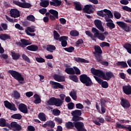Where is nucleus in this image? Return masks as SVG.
Segmentation results:
<instances>
[{
    "mask_svg": "<svg viewBox=\"0 0 131 131\" xmlns=\"http://www.w3.org/2000/svg\"><path fill=\"white\" fill-rule=\"evenodd\" d=\"M79 79L80 81H81L82 83H83V84H85L86 86H91V85H93V84H94V83L92 81V79H91V78L88 76L86 74L80 75Z\"/></svg>",
    "mask_w": 131,
    "mask_h": 131,
    "instance_id": "f257e3e1",
    "label": "nucleus"
},
{
    "mask_svg": "<svg viewBox=\"0 0 131 131\" xmlns=\"http://www.w3.org/2000/svg\"><path fill=\"white\" fill-rule=\"evenodd\" d=\"M46 105H49V106H56V107H60L61 99L60 98H56L55 97H51L46 102Z\"/></svg>",
    "mask_w": 131,
    "mask_h": 131,
    "instance_id": "f03ea898",
    "label": "nucleus"
},
{
    "mask_svg": "<svg viewBox=\"0 0 131 131\" xmlns=\"http://www.w3.org/2000/svg\"><path fill=\"white\" fill-rule=\"evenodd\" d=\"M8 73H9V74L11 75V76L13 77V78H14V79H16V80H17L18 81H24V78L18 72L10 70L8 71Z\"/></svg>",
    "mask_w": 131,
    "mask_h": 131,
    "instance_id": "7ed1b4c3",
    "label": "nucleus"
},
{
    "mask_svg": "<svg viewBox=\"0 0 131 131\" xmlns=\"http://www.w3.org/2000/svg\"><path fill=\"white\" fill-rule=\"evenodd\" d=\"M92 31L93 33H94V38L98 37V39H100V40H102V41L105 40V37L104 34L100 33V32L96 28L93 27L92 28Z\"/></svg>",
    "mask_w": 131,
    "mask_h": 131,
    "instance_id": "20e7f679",
    "label": "nucleus"
},
{
    "mask_svg": "<svg viewBox=\"0 0 131 131\" xmlns=\"http://www.w3.org/2000/svg\"><path fill=\"white\" fill-rule=\"evenodd\" d=\"M13 4L20 7V8H23L24 9H29L32 7L30 3L26 2L21 3L19 1H13Z\"/></svg>",
    "mask_w": 131,
    "mask_h": 131,
    "instance_id": "39448f33",
    "label": "nucleus"
},
{
    "mask_svg": "<svg viewBox=\"0 0 131 131\" xmlns=\"http://www.w3.org/2000/svg\"><path fill=\"white\" fill-rule=\"evenodd\" d=\"M16 45L18 47H20L23 49H25L27 46H29V45H31V43L29 42V40H27L26 39H21L20 42H16Z\"/></svg>",
    "mask_w": 131,
    "mask_h": 131,
    "instance_id": "423d86ee",
    "label": "nucleus"
},
{
    "mask_svg": "<svg viewBox=\"0 0 131 131\" xmlns=\"http://www.w3.org/2000/svg\"><path fill=\"white\" fill-rule=\"evenodd\" d=\"M74 126L77 131H88L84 128V124L82 122H74Z\"/></svg>",
    "mask_w": 131,
    "mask_h": 131,
    "instance_id": "0eeeda50",
    "label": "nucleus"
},
{
    "mask_svg": "<svg viewBox=\"0 0 131 131\" xmlns=\"http://www.w3.org/2000/svg\"><path fill=\"white\" fill-rule=\"evenodd\" d=\"M4 105L6 108L9 109V110H12V111H17V108L16 105L13 103H11L8 100H5L4 101Z\"/></svg>",
    "mask_w": 131,
    "mask_h": 131,
    "instance_id": "6e6552de",
    "label": "nucleus"
},
{
    "mask_svg": "<svg viewBox=\"0 0 131 131\" xmlns=\"http://www.w3.org/2000/svg\"><path fill=\"white\" fill-rule=\"evenodd\" d=\"M91 73L93 74V75H95L96 76H99L101 78H103V75L104 74V72L102 70H97L94 68H92L91 70Z\"/></svg>",
    "mask_w": 131,
    "mask_h": 131,
    "instance_id": "1a4fd4ad",
    "label": "nucleus"
},
{
    "mask_svg": "<svg viewBox=\"0 0 131 131\" xmlns=\"http://www.w3.org/2000/svg\"><path fill=\"white\" fill-rule=\"evenodd\" d=\"M50 83L51 85V88H52V89H54L55 90H58V89H64V86L59 82L51 80L50 81Z\"/></svg>",
    "mask_w": 131,
    "mask_h": 131,
    "instance_id": "9d476101",
    "label": "nucleus"
},
{
    "mask_svg": "<svg viewBox=\"0 0 131 131\" xmlns=\"http://www.w3.org/2000/svg\"><path fill=\"white\" fill-rule=\"evenodd\" d=\"M10 15L12 18H18L20 17V11L17 9H11L10 11Z\"/></svg>",
    "mask_w": 131,
    "mask_h": 131,
    "instance_id": "9b49d317",
    "label": "nucleus"
},
{
    "mask_svg": "<svg viewBox=\"0 0 131 131\" xmlns=\"http://www.w3.org/2000/svg\"><path fill=\"white\" fill-rule=\"evenodd\" d=\"M94 7H93V5H86L84 6L83 9V11L84 13H86V14H92V13H94Z\"/></svg>",
    "mask_w": 131,
    "mask_h": 131,
    "instance_id": "f8f14e48",
    "label": "nucleus"
},
{
    "mask_svg": "<svg viewBox=\"0 0 131 131\" xmlns=\"http://www.w3.org/2000/svg\"><path fill=\"white\" fill-rule=\"evenodd\" d=\"M94 24L99 30H100L102 32H104V31H105L103 25H102V21L99 19H96L94 20Z\"/></svg>",
    "mask_w": 131,
    "mask_h": 131,
    "instance_id": "ddd939ff",
    "label": "nucleus"
},
{
    "mask_svg": "<svg viewBox=\"0 0 131 131\" xmlns=\"http://www.w3.org/2000/svg\"><path fill=\"white\" fill-rule=\"evenodd\" d=\"M113 76H114V75L113 74V73L111 72H106L105 73L104 72L102 79L104 80L108 81L110 79H111Z\"/></svg>",
    "mask_w": 131,
    "mask_h": 131,
    "instance_id": "4468645a",
    "label": "nucleus"
},
{
    "mask_svg": "<svg viewBox=\"0 0 131 131\" xmlns=\"http://www.w3.org/2000/svg\"><path fill=\"white\" fill-rule=\"evenodd\" d=\"M67 40H68V36H62L60 37L59 41L61 42V46L63 48H66V47H67V45H68Z\"/></svg>",
    "mask_w": 131,
    "mask_h": 131,
    "instance_id": "2eb2a0df",
    "label": "nucleus"
},
{
    "mask_svg": "<svg viewBox=\"0 0 131 131\" xmlns=\"http://www.w3.org/2000/svg\"><path fill=\"white\" fill-rule=\"evenodd\" d=\"M120 104L125 109H127V108H129V107H130V103H129V101H128L126 99H122Z\"/></svg>",
    "mask_w": 131,
    "mask_h": 131,
    "instance_id": "dca6fc26",
    "label": "nucleus"
},
{
    "mask_svg": "<svg viewBox=\"0 0 131 131\" xmlns=\"http://www.w3.org/2000/svg\"><path fill=\"white\" fill-rule=\"evenodd\" d=\"M18 110L22 113L25 114H27L28 113V109L27 108V106L23 103H20L18 105Z\"/></svg>",
    "mask_w": 131,
    "mask_h": 131,
    "instance_id": "f3484780",
    "label": "nucleus"
},
{
    "mask_svg": "<svg viewBox=\"0 0 131 131\" xmlns=\"http://www.w3.org/2000/svg\"><path fill=\"white\" fill-rule=\"evenodd\" d=\"M53 78L58 82H63V81H65V76L61 75L55 74L53 76Z\"/></svg>",
    "mask_w": 131,
    "mask_h": 131,
    "instance_id": "a211bd4d",
    "label": "nucleus"
},
{
    "mask_svg": "<svg viewBox=\"0 0 131 131\" xmlns=\"http://www.w3.org/2000/svg\"><path fill=\"white\" fill-rule=\"evenodd\" d=\"M122 90L125 95H131V86L130 85L123 86Z\"/></svg>",
    "mask_w": 131,
    "mask_h": 131,
    "instance_id": "6ab92c4d",
    "label": "nucleus"
},
{
    "mask_svg": "<svg viewBox=\"0 0 131 131\" xmlns=\"http://www.w3.org/2000/svg\"><path fill=\"white\" fill-rule=\"evenodd\" d=\"M106 101L105 99H101L100 100L101 111L102 113H106Z\"/></svg>",
    "mask_w": 131,
    "mask_h": 131,
    "instance_id": "aec40b11",
    "label": "nucleus"
},
{
    "mask_svg": "<svg viewBox=\"0 0 131 131\" xmlns=\"http://www.w3.org/2000/svg\"><path fill=\"white\" fill-rule=\"evenodd\" d=\"M50 2V6H53V7H60V5H62V1L59 0H51Z\"/></svg>",
    "mask_w": 131,
    "mask_h": 131,
    "instance_id": "412c9836",
    "label": "nucleus"
},
{
    "mask_svg": "<svg viewBox=\"0 0 131 131\" xmlns=\"http://www.w3.org/2000/svg\"><path fill=\"white\" fill-rule=\"evenodd\" d=\"M94 55H102V54H103V51H102L101 47H100L99 46H95L94 47Z\"/></svg>",
    "mask_w": 131,
    "mask_h": 131,
    "instance_id": "4be33fe9",
    "label": "nucleus"
},
{
    "mask_svg": "<svg viewBox=\"0 0 131 131\" xmlns=\"http://www.w3.org/2000/svg\"><path fill=\"white\" fill-rule=\"evenodd\" d=\"M26 49L27 50H28V51H31V52H36V51L38 50V47L36 45H32L28 46Z\"/></svg>",
    "mask_w": 131,
    "mask_h": 131,
    "instance_id": "5701e85b",
    "label": "nucleus"
},
{
    "mask_svg": "<svg viewBox=\"0 0 131 131\" xmlns=\"http://www.w3.org/2000/svg\"><path fill=\"white\" fill-rule=\"evenodd\" d=\"M49 5H50V2L48 0H41L39 3V5L42 8H47L49 7Z\"/></svg>",
    "mask_w": 131,
    "mask_h": 131,
    "instance_id": "b1692460",
    "label": "nucleus"
},
{
    "mask_svg": "<svg viewBox=\"0 0 131 131\" xmlns=\"http://www.w3.org/2000/svg\"><path fill=\"white\" fill-rule=\"evenodd\" d=\"M116 65L117 66H120L121 68H127L128 67L127 63L125 61H118Z\"/></svg>",
    "mask_w": 131,
    "mask_h": 131,
    "instance_id": "393cba45",
    "label": "nucleus"
},
{
    "mask_svg": "<svg viewBox=\"0 0 131 131\" xmlns=\"http://www.w3.org/2000/svg\"><path fill=\"white\" fill-rule=\"evenodd\" d=\"M73 5L75 6L76 11H82V7L79 2H73Z\"/></svg>",
    "mask_w": 131,
    "mask_h": 131,
    "instance_id": "a878e982",
    "label": "nucleus"
},
{
    "mask_svg": "<svg viewBox=\"0 0 131 131\" xmlns=\"http://www.w3.org/2000/svg\"><path fill=\"white\" fill-rule=\"evenodd\" d=\"M66 127L67 128V129H73V127H74V122H70L68 121L66 122L65 124Z\"/></svg>",
    "mask_w": 131,
    "mask_h": 131,
    "instance_id": "bb28decb",
    "label": "nucleus"
},
{
    "mask_svg": "<svg viewBox=\"0 0 131 131\" xmlns=\"http://www.w3.org/2000/svg\"><path fill=\"white\" fill-rule=\"evenodd\" d=\"M0 39L1 40H7L8 39H11V36L7 34H0Z\"/></svg>",
    "mask_w": 131,
    "mask_h": 131,
    "instance_id": "cd10ccee",
    "label": "nucleus"
},
{
    "mask_svg": "<svg viewBox=\"0 0 131 131\" xmlns=\"http://www.w3.org/2000/svg\"><path fill=\"white\" fill-rule=\"evenodd\" d=\"M76 62L78 63H90V61L86 60L84 58H81L80 57H76L75 58Z\"/></svg>",
    "mask_w": 131,
    "mask_h": 131,
    "instance_id": "c85d7f7f",
    "label": "nucleus"
},
{
    "mask_svg": "<svg viewBox=\"0 0 131 131\" xmlns=\"http://www.w3.org/2000/svg\"><path fill=\"white\" fill-rule=\"evenodd\" d=\"M33 97L35 99V100L34 101V103L35 104H39L41 103V99H40L39 95L36 94L34 95Z\"/></svg>",
    "mask_w": 131,
    "mask_h": 131,
    "instance_id": "c756f323",
    "label": "nucleus"
},
{
    "mask_svg": "<svg viewBox=\"0 0 131 131\" xmlns=\"http://www.w3.org/2000/svg\"><path fill=\"white\" fill-rule=\"evenodd\" d=\"M38 117L41 121H47V118L46 117V114L43 113H39Z\"/></svg>",
    "mask_w": 131,
    "mask_h": 131,
    "instance_id": "7c9ffc66",
    "label": "nucleus"
},
{
    "mask_svg": "<svg viewBox=\"0 0 131 131\" xmlns=\"http://www.w3.org/2000/svg\"><path fill=\"white\" fill-rule=\"evenodd\" d=\"M70 96L71 97V98L73 99V100H74L75 101H76L77 100V93L75 91H72L70 92Z\"/></svg>",
    "mask_w": 131,
    "mask_h": 131,
    "instance_id": "2f4dec72",
    "label": "nucleus"
},
{
    "mask_svg": "<svg viewBox=\"0 0 131 131\" xmlns=\"http://www.w3.org/2000/svg\"><path fill=\"white\" fill-rule=\"evenodd\" d=\"M123 48H124V49H125V50H126V51H127V53H128V54H131V44H130L129 43H126L123 46Z\"/></svg>",
    "mask_w": 131,
    "mask_h": 131,
    "instance_id": "473e14b6",
    "label": "nucleus"
},
{
    "mask_svg": "<svg viewBox=\"0 0 131 131\" xmlns=\"http://www.w3.org/2000/svg\"><path fill=\"white\" fill-rule=\"evenodd\" d=\"M65 72L67 74H75V71L73 68H67L65 69Z\"/></svg>",
    "mask_w": 131,
    "mask_h": 131,
    "instance_id": "72a5a7b5",
    "label": "nucleus"
},
{
    "mask_svg": "<svg viewBox=\"0 0 131 131\" xmlns=\"http://www.w3.org/2000/svg\"><path fill=\"white\" fill-rule=\"evenodd\" d=\"M11 57L13 60H18L21 57V55L19 53L11 52Z\"/></svg>",
    "mask_w": 131,
    "mask_h": 131,
    "instance_id": "f704fd0d",
    "label": "nucleus"
},
{
    "mask_svg": "<svg viewBox=\"0 0 131 131\" xmlns=\"http://www.w3.org/2000/svg\"><path fill=\"white\" fill-rule=\"evenodd\" d=\"M47 51L48 52H50V53H53V51H55L56 50V47L54 45H47V48H46Z\"/></svg>",
    "mask_w": 131,
    "mask_h": 131,
    "instance_id": "c9c22d12",
    "label": "nucleus"
},
{
    "mask_svg": "<svg viewBox=\"0 0 131 131\" xmlns=\"http://www.w3.org/2000/svg\"><path fill=\"white\" fill-rule=\"evenodd\" d=\"M0 126L1 127H5L6 126H8L7 124V121L4 118H0Z\"/></svg>",
    "mask_w": 131,
    "mask_h": 131,
    "instance_id": "e433bc0d",
    "label": "nucleus"
},
{
    "mask_svg": "<svg viewBox=\"0 0 131 131\" xmlns=\"http://www.w3.org/2000/svg\"><path fill=\"white\" fill-rule=\"evenodd\" d=\"M106 26L110 29V30H112V29L115 28V24L113 23V21L107 23Z\"/></svg>",
    "mask_w": 131,
    "mask_h": 131,
    "instance_id": "4c0bfd02",
    "label": "nucleus"
},
{
    "mask_svg": "<svg viewBox=\"0 0 131 131\" xmlns=\"http://www.w3.org/2000/svg\"><path fill=\"white\" fill-rule=\"evenodd\" d=\"M11 118L20 120V119H22V115L20 114H14L11 116Z\"/></svg>",
    "mask_w": 131,
    "mask_h": 131,
    "instance_id": "58836bf2",
    "label": "nucleus"
},
{
    "mask_svg": "<svg viewBox=\"0 0 131 131\" xmlns=\"http://www.w3.org/2000/svg\"><path fill=\"white\" fill-rule=\"evenodd\" d=\"M53 36L55 40H59V41H60V38L61 37H60V34H59V33H58V32H57V31L54 30L53 31Z\"/></svg>",
    "mask_w": 131,
    "mask_h": 131,
    "instance_id": "ea45409f",
    "label": "nucleus"
},
{
    "mask_svg": "<svg viewBox=\"0 0 131 131\" xmlns=\"http://www.w3.org/2000/svg\"><path fill=\"white\" fill-rule=\"evenodd\" d=\"M73 116V121H74V122H78L79 120H83V118L81 117H79L80 116H74L72 115Z\"/></svg>",
    "mask_w": 131,
    "mask_h": 131,
    "instance_id": "a19ab883",
    "label": "nucleus"
},
{
    "mask_svg": "<svg viewBox=\"0 0 131 131\" xmlns=\"http://www.w3.org/2000/svg\"><path fill=\"white\" fill-rule=\"evenodd\" d=\"M72 115L81 116V111L79 110H76L71 112Z\"/></svg>",
    "mask_w": 131,
    "mask_h": 131,
    "instance_id": "79ce46f5",
    "label": "nucleus"
},
{
    "mask_svg": "<svg viewBox=\"0 0 131 131\" xmlns=\"http://www.w3.org/2000/svg\"><path fill=\"white\" fill-rule=\"evenodd\" d=\"M49 13H50V14H52V15H53V16H55L56 19H58L59 18V17L58 16V15H59V13L58 12V11H57V10H55L54 9H50L49 10Z\"/></svg>",
    "mask_w": 131,
    "mask_h": 131,
    "instance_id": "37998d69",
    "label": "nucleus"
},
{
    "mask_svg": "<svg viewBox=\"0 0 131 131\" xmlns=\"http://www.w3.org/2000/svg\"><path fill=\"white\" fill-rule=\"evenodd\" d=\"M69 77L71 80L74 81V82H77L78 81V77L75 75H70Z\"/></svg>",
    "mask_w": 131,
    "mask_h": 131,
    "instance_id": "c03bdc74",
    "label": "nucleus"
},
{
    "mask_svg": "<svg viewBox=\"0 0 131 131\" xmlns=\"http://www.w3.org/2000/svg\"><path fill=\"white\" fill-rule=\"evenodd\" d=\"M47 125L49 127H51V128H54L55 127V122L52 120L47 121Z\"/></svg>",
    "mask_w": 131,
    "mask_h": 131,
    "instance_id": "a18cd8bd",
    "label": "nucleus"
},
{
    "mask_svg": "<svg viewBox=\"0 0 131 131\" xmlns=\"http://www.w3.org/2000/svg\"><path fill=\"white\" fill-rule=\"evenodd\" d=\"M71 36L76 37L79 35V32L76 30H72L70 32Z\"/></svg>",
    "mask_w": 131,
    "mask_h": 131,
    "instance_id": "49530a36",
    "label": "nucleus"
},
{
    "mask_svg": "<svg viewBox=\"0 0 131 131\" xmlns=\"http://www.w3.org/2000/svg\"><path fill=\"white\" fill-rule=\"evenodd\" d=\"M117 25L120 27V28H122L123 29V28H125V26L127 25V24L123 22V21H117L116 22Z\"/></svg>",
    "mask_w": 131,
    "mask_h": 131,
    "instance_id": "de8ad7c7",
    "label": "nucleus"
},
{
    "mask_svg": "<svg viewBox=\"0 0 131 131\" xmlns=\"http://www.w3.org/2000/svg\"><path fill=\"white\" fill-rule=\"evenodd\" d=\"M52 114H53L54 116H59V115L61 114V111L57 108L54 109L52 111Z\"/></svg>",
    "mask_w": 131,
    "mask_h": 131,
    "instance_id": "09e8293b",
    "label": "nucleus"
},
{
    "mask_svg": "<svg viewBox=\"0 0 131 131\" xmlns=\"http://www.w3.org/2000/svg\"><path fill=\"white\" fill-rule=\"evenodd\" d=\"M27 20L31 22H35V17L33 15H29L27 17Z\"/></svg>",
    "mask_w": 131,
    "mask_h": 131,
    "instance_id": "8fccbe9b",
    "label": "nucleus"
},
{
    "mask_svg": "<svg viewBox=\"0 0 131 131\" xmlns=\"http://www.w3.org/2000/svg\"><path fill=\"white\" fill-rule=\"evenodd\" d=\"M75 49L74 48V47L72 46H70L68 48H63V50H64V51L68 52V53H72V52H73V51H74Z\"/></svg>",
    "mask_w": 131,
    "mask_h": 131,
    "instance_id": "3c124183",
    "label": "nucleus"
},
{
    "mask_svg": "<svg viewBox=\"0 0 131 131\" xmlns=\"http://www.w3.org/2000/svg\"><path fill=\"white\" fill-rule=\"evenodd\" d=\"M21 57L24 61H26L28 63H31L30 59H29V57H28L26 55L23 54H21Z\"/></svg>",
    "mask_w": 131,
    "mask_h": 131,
    "instance_id": "603ef678",
    "label": "nucleus"
},
{
    "mask_svg": "<svg viewBox=\"0 0 131 131\" xmlns=\"http://www.w3.org/2000/svg\"><path fill=\"white\" fill-rule=\"evenodd\" d=\"M97 15H98V16H99V17H102L103 18H104L105 16H106V14L104 13V10L98 11L97 12Z\"/></svg>",
    "mask_w": 131,
    "mask_h": 131,
    "instance_id": "864d4df0",
    "label": "nucleus"
},
{
    "mask_svg": "<svg viewBox=\"0 0 131 131\" xmlns=\"http://www.w3.org/2000/svg\"><path fill=\"white\" fill-rule=\"evenodd\" d=\"M85 34L86 35H88V36H89V37H91L93 40H95V37L92 33L90 31H85Z\"/></svg>",
    "mask_w": 131,
    "mask_h": 131,
    "instance_id": "5fc2aeb1",
    "label": "nucleus"
},
{
    "mask_svg": "<svg viewBox=\"0 0 131 131\" xmlns=\"http://www.w3.org/2000/svg\"><path fill=\"white\" fill-rule=\"evenodd\" d=\"M94 77L95 79L96 80V81L98 82V83H99V84H101V85L102 83H103V82L104 81H103V80H102L101 78H99L98 76H94Z\"/></svg>",
    "mask_w": 131,
    "mask_h": 131,
    "instance_id": "6e6d98bb",
    "label": "nucleus"
},
{
    "mask_svg": "<svg viewBox=\"0 0 131 131\" xmlns=\"http://www.w3.org/2000/svg\"><path fill=\"white\" fill-rule=\"evenodd\" d=\"M59 97L60 98V107L61 106V105L63 104V103H64V99H65V97H66V95H65L64 94H60L59 95Z\"/></svg>",
    "mask_w": 131,
    "mask_h": 131,
    "instance_id": "4d7b16f0",
    "label": "nucleus"
},
{
    "mask_svg": "<svg viewBox=\"0 0 131 131\" xmlns=\"http://www.w3.org/2000/svg\"><path fill=\"white\" fill-rule=\"evenodd\" d=\"M103 58V57H102V55H101V54H97V56H96V62H98V63H100L101 60Z\"/></svg>",
    "mask_w": 131,
    "mask_h": 131,
    "instance_id": "13d9d810",
    "label": "nucleus"
},
{
    "mask_svg": "<svg viewBox=\"0 0 131 131\" xmlns=\"http://www.w3.org/2000/svg\"><path fill=\"white\" fill-rule=\"evenodd\" d=\"M36 61L38 63H45L46 62V60L42 58V57H36Z\"/></svg>",
    "mask_w": 131,
    "mask_h": 131,
    "instance_id": "bf43d9fd",
    "label": "nucleus"
},
{
    "mask_svg": "<svg viewBox=\"0 0 131 131\" xmlns=\"http://www.w3.org/2000/svg\"><path fill=\"white\" fill-rule=\"evenodd\" d=\"M116 127L117 128H120V129H122V128H125V129H126L127 127L123 125H121V124H119V123H116Z\"/></svg>",
    "mask_w": 131,
    "mask_h": 131,
    "instance_id": "052dcab7",
    "label": "nucleus"
},
{
    "mask_svg": "<svg viewBox=\"0 0 131 131\" xmlns=\"http://www.w3.org/2000/svg\"><path fill=\"white\" fill-rule=\"evenodd\" d=\"M101 86L103 89H107V88L109 86V85L108 84V82L107 81H103V82L101 84Z\"/></svg>",
    "mask_w": 131,
    "mask_h": 131,
    "instance_id": "680f3d73",
    "label": "nucleus"
},
{
    "mask_svg": "<svg viewBox=\"0 0 131 131\" xmlns=\"http://www.w3.org/2000/svg\"><path fill=\"white\" fill-rule=\"evenodd\" d=\"M73 69H74V70L75 71V74H77L78 75H80V70H79L78 68L74 67Z\"/></svg>",
    "mask_w": 131,
    "mask_h": 131,
    "instance_id": "e2e57ef3",
    "label": "nucleus"
},
{
    "mask_svg": "<svg viewBox=\"0 0 131 131\" xmlns=\"http://www.w3.org/2000/svg\"><path fill=\"white\" fill-rule=\"evenodd\" d=\"M114 16L116 19H120L121 18V14L119 12H114Z\"/></svg>",
    "mask_w": 131,
    "mask_h": 131,
    "instance_id": "0e129e2a",
    "label": "nucleus"
},
{
    "mask_svg": "<svg viewBox=\"0 0 131 131\" xmlns=\"http://www.w3.org/2000/svg\"><path fill=\"white\" fill-rule=\"evenodd\" d=\"M122 10L126 11V12H130L131 13V8L127 6H124L122 7Z\"/></svg>",
    "mask_w": 131,
    "mask_h": 131,
    "instance_id": "69168bd1",
    "label": "nucleus"
},
{
    "mask_svg": "<svg viewBox=\"0 0 131 131\" xmlns=\"http://www.w3.org/2000/svg\"><path fill=\"white\" fill-rule=\"evenodd\" d=\"M68 108L70 110H72L74 108V103L73 102H70L68 104Z\"/></svg>",
    "mask_w": 131,
    "mask_h": 131,
    "instance_id": "338daca9",
    "label": "nucleus"
},
{
    "mask_svg": "<svg viewBox=\"0 0 131 131\" xmlns=\"http://www.w3.org/2000/svg\"><path fill=\"white\" fill-rule=\"evenodd\" d=\"M76 108L77 109L81 110V109H83L84 106H83V105H82V104L79 103L76 104Z\"/></svg>",
    "mask_w": 131,
    "mask_h": 131,
    "instance_id": "774afa93",
    "label": "nucleus"
}]
</instances>
